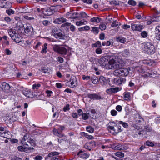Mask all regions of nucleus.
Here are the masks:
<instances>
[{"label":"nucleus","mask_w":160,"mask_h":160,"mask_svg":"<svg viewBox=\"0 0 160 160\" xmlns=\"http://www.w3.org/2000/svg\"><path fill=\"white\" fill-rule=\"evenodd\" d=\"M30 15H29V16L27 15H24L23 17L26 19L28 20H32L34 19L33 17H30Z\"/></svg>","instance_id":"37998d69"},{"label":"nucleus","mask_w":160,"mask_h":160,"mask_svg":"<svg viewBox=\"0 0 160 160\" xmlns=\"http://www.w3.org/2000/svg\"><path fill=\"white\" fill-rule=\"evenodd\" d=\"M23 29L25 33L27 34H31L33 32V28L31 25L26 24L24 26Z\"/></svg>","instance_id":"9d476101"},{"label":"nucleus","mask_w":160,"mask_h":160,"mask_svg":"<svg viewBox=\"0 0 160 160\" xmlns=\"http://www.w3.org/2000/svg\"><path fill=\"white\" fill-rule=\"evenodd\" d=\"M114 149L116 150L121 151L122 150V148H121V144H119L117 146H115L114 148Z\"/></svg>","instance_id":"052dcab7"},{"label":"nucleus","mask_w":160,"mask_h":160,"mask_svg":"<svg viewBox=\"0 0 160 160\" xmlns=\"http://www.w3.org/2000/svg\"><path fill=\"white\" fill-rule=\"evenodd\" d=\"M7 133L4 128L3 127H0V136L5 138L6 134Z\"/></svg>","instance_id":"5701e85b"},{"label":"nucleus","mask_w":160,"mask_h":160,"mask_svg":"<svg viewBox=\"0 0 160 160\" xmlns=\"http://www.w3.org/2000/svg\"><path fill=\"white\" fill-rule=\"evenodd\" d=\"M124 98L125 100H130V93L128 92H127L125 93L124 95Z\"/></svg>","instance_id":"a19ab883"},{"label":"nucleus","mask_w":160,"mask_h":160,"mask_svg":"<svg viewBox=\"0 0 160 160\" xmlns=\"http://www.w3.org/2000/svg\"><path fill=\"white\" fill-rule=\"evenodd\" d=\"M87 97L93 100H99L103 99V98L99 94L97 93H89L87 95Z\"/></svg>","instance_id":"6e6552de"},{"label":"nucleus","mask_w":160,"mask_h":160,"mask_svg":"<svg viewBox=\"0 0 160 160\" xmlns=\"http://www.w3.org/2000/svg\"><path fill=\"white\" fill-rule=\"evenodd\" d=\"M8 33L12 40H15L16 37V33L15 30L12 29L9 30Z\"/></svg>","instance_id":"f3484780"},{"label":"nucleus","mask_w":160,"mask_h":160,"mask_svg":"<svg viewBox=\"0 0 160 160\" xmlns=\"http://www.w3.org/2000/svg\"><path fill=\"white\" fill-rule=\"evenodd\" d=\"M40 71L44 73H48L49 72L48 70L44 67L43 68H41Z\"/></svg>","instance_id":"3c124183"},{"label":"nucleus","mask_w":160,"mask_h":160,"mask_svg":"<svg viewBox=\"0 0 160 160\" xmlns=\"http://www.w3.org/2000/svg\"><path fill=\"white\" fill-rule=\"evenodd\" d=\"M144 144L147 146L151 147H152L155 146V143H154L153 142L149 140L146 141V142L144 143Z\"/></svg>","instance_id":"7c9ffc66"},{"label":"nucleus","mask_w":160,"mask_h":160,"mask_svg":"<svg viewBox=\"0 0 160 160\" xmlns=\"http://www.w3.org/2000/svg\"><path fill=\"white\" fill-rule=\"evenodd\" d=\"M66 21V19L63 18H59L55 21V22H57L58 24H60L62 23L65 22Z\"/></svg>","instance_id":"cd10ccee"},{"label":"nucleus","mask_w":160,"mask_h":160,"mask_svg":"<svg viewBox=\"0 0 160 160\" xmlns=\"http://www.w3.org/2000/svg\"><path fill=\"white\" fill-rule=\"evenodd\" d=\"M82 79L83 80H88L90 79V76H86L85 75L82 76Z\"/></svg>","instance_id":"338daca9"},{"label":"nucleus","mask_w":160,"mask_h":160,"mask_svg":"<svg viewBox=\"0 0 160 160\" xmlns=\"http://www.w3.org/2000/svg\"><path fill=\"white\" fill-rule=\"evenodd\" d=\"M43 12L47 16H50L54 12V9L52 7H48L47 8H44L43 9Z\"/></svg>","instance_id":"9b49d317"},{"label":"nucleus","mask_w":160,"mask_h":160,"mask_svg":"<svg viewBox=\"0 0 160 160\" xmlns=\"http://www.w3.org/2000/svg\"><path fill=\"white\" fill-rule=\"evenodd\" d=\"M70 105L69 104H67L63 108V111L65 112L67 111H69L70 110Z\"/></svg>","instance_id":"5fc2aeb1"},{"label":"nucleus","mask_w":160,"mask_h":160,"mask_svg":"<svg viewBox=\"0 0 160 160\" xmlns=\"http://www.w3.org/2000/svg\"><path fill=\"white\" fill-rule=\"evenodd\" d=\"M41 85L40 84H34L32 86V89H37Z\"/></svg>","instance_id":"6e6d98bb"},{"label":"nucleus","mask_w":160,"mask_h":160,"mask_svg":"<svg viewBox=\"0 0 160 160\" xmlns=\"http://www.w3.org/2000/svg\"><path fill=\"white\" fill-rule=\"evenodd\" d=\"M79 14L78 12H75L73 13L72 14V16H71V17L73 18H78V15Z\"/></svg>","instance_id":"bf43d9fd"},{"label":"nucleus","mask_w":160,"mask_h":160,"mask_svg":"<svg viewBox=\"0 0 160 160\" xmlns=\"http://www.w3.org/2000/svg\"><path fill=\"white\" fill-rule=\"evenodd\" d=\"M89 113L87 114L85 113H83L82 114V118L85 120H87L88 118V115Z\"/></svg>","instance_id":"49530a36"},{"label":"nucleus","mask_w":160,"mask_h":160,"mask_svg":"<svg viewBox=\"0 0 160 160\" xmlns=\"http://www.w3.org/2000/svg\"><path fill=\"white\" fill-rule=\"evenodd\" d=\"M131 28L133 30L141 31L143 28V26L140 24H131Z\"/></svg>","instance_id":"2eb2a0df"},{"label":"nucleus","mask_w":160,"mask_h":160,"mask_svg":"<svg viewBox=\"0 0 160 160\" xmlns=\"http://www.w3.org/2000/svg\"><path fill=\"white\" fill-rule=\"evenodd\" d=\"M120 24L116 20L114 21L111 25V27L112 28H119Z\"/></svg>","instance_id":"c756f323"},{"label":"nucleus","mask_w":160,"mask_h":160,"mask_svg":"<svg viewBox=\"0 0 160 160\" xmlns=\"http://www.w3.org/2000/svg\"><path fill=\"white\" fill-rule=\"evenodd\" d=\"M118 91V88H110L107 89L106 90L107 93L109 94H111L112 93H115L117 92Z\"/></svg>","instance_id":"b1692460"},{"label":"nucleus","mask_w":160,"mask_h":160,"mask_svg":"<svg viewBox=\"0 0 160 160\" xmlns=\"http://www.w3.org/2000/svg\"><path fill=\"white\" fill-rule=\"evenodd\" d=\"M122 150H125L128 149L129 148L127 144L121 145Z\"/></svg>","instance_id":"a18cd8bd"},{"label":"nucleus","mask_w":160,"mask_h":160,"mask_svg":"<svg viewBox=\"0 0 160 160\" xmlns=\"http://www.w3.org/2000/svg\"><path fill=\"white\" fill-rule=\"evenodd\" d=\"M99 80L98 77L96 76H93L91 78L92 82L94 84H97Z\"/></svg>","instance_id":"2f4dec72"},{"label":"nucleus","mask_w":160,"mask_h":160,"mask_svg":"<svg viewBox=\"0 0 160 160\" xmlns=\"http://www.w3.org/2000/svg\"><path fill=\"white\" fill-rule=\"evenodd\" d=\"M129 70L130 69L122 68L121 67L118 69H116L113 72V74L117 76H122L126 77L128 74Z\"/></svg>","instance_id":"f03ea898"},{"label":"nucleus","mask_w":160,"mask_h":160,"mask_svg":"<svg viewBox=\"0 0 160 160\" xmlns=\"http://www.w3.org/2000/svg\"><path fill=\"white\" fill-rule=\"evenodd\" d=\"M115 155L117 157L122 158L124 157V154L123 153L121 152H117L115 153Z\"/></svg>","instance_id":"c9c22d12"},{"label":"nucleus","mask_w":160,"mask_h":160,"mask_svg":"<svg viewBox=\"0 0 160 160\" xmlns=\"http://www.w3.org/2000/svg\"><path fill=\"white\" fill-rule=\"evenodd\" d=\"M22 93L23 95L28 98L32 97V96L33 95L32 94H31V92L27 89H26L25 90H23L22 91Z\"/></svg>","instance_id":"412c9836"},{"label":"nucleus","mask_w":160,"mask_h":160,"mask_svg":"<svg viewBox=\"0 0 160 160\" xmlns=\"http://www.w3.org/2000/svg\"><path fill=\"white\" fill-rule=\"evenodd\" d=\"M18 149L19 151H24L28 152L29 150H33L34 148L33 147H28L26 146H24V147L20 146L18 147Z\"/></svg>","instance_id":"dca6fc26"},{"label":"nucleus","mask_w":160,"mask_h":160,"mask_svg":"<svg viewBox=\"0 0 160 160\" xmlns=\"http://www.w3.org/2000/svg\"><path fill=\"white\" fill-rule=\"evenodd\" d=\"M116 39L117 41L122 43H124L126 41V38L121 36L116 37Z\"/></svg>","instance_id":"393cba45"},{"label":"nucleus","mask_w":160,"mask_h":160,"mask_svg":"<svg viewBox=\"0 0 160 160\" xmlns=\"http://www.w3.org/2000/svg\"><path fill=\"white\" fill-rule=\"evenodd\" d=\"M111 114L112 116H115L117 114V112L115 110H112L111 111Z\"/></svg>","instance_id":"0e129e2a"},{"label":"nucleus","mask_w":160,"mask_h":160,"mask_svg":"<svg viewBox=\"0 0 160 160\" xmlns=\"http://www.w3.org/2000/svg\"><path fill=\"white\" fill-rule=\"evenodd\" d=\"M144 51L147 53L152 54L155 52L154 46L150 42H147L144 45Z\"/></svg>","instance_id":"20e7f679"},{"label":"nucleus","mask_w":160,"mask_h":160,"mask_svg":"<svg viewBox=\"0 0 160 160\" xmlns=\"http://www.w3.org/2000/svg\"><path fill=\"white\" fill-rule=\"evenodd\" d=\"M106 25L104 24H101L99 26V28L102 31L106 29Z\"/></svg>","instance_id":"603ef678"},{"label":"nucleus","mask_w":160,"mask_h":160,"mask_svg":"<svg viewBox=\"0 0 160 160\" xmlns=\"http://www.w3.org/2000/svg\"><path fill=\"white\" fill-rule=\"evenodd\" d=\"M22 143L24 145L29 147L31 146L35 147L36 145V142L35 140L32 139L31 136L28 134H25L21 140Z\"/></svg>","instance_id":"f257e3e1"},{"label":"nucleus","mask_w":160,"mask_h":160,"mask_svg":"<svg viewBox=\"0 0 160 160\" xmlns=\"http://www.w3.org/2000/svg\"><path fill=\"white\" fill-rule=\"evenodd\" d=\"M77 155H78L80 157L85 159L88 158L89 156V154L87 153H84L82 151H80L78 152Z\"/></svg>","instance_id":"6ab92c4d"},{"label":"nucleus","mask_w":160,"mask_h":160,"mask_svg":"<svg viewBox=\"0 0 160 160\" xmlns=\"http://www.w3.org/2000/svg\"><path fill=\"white\" fill-rule=\"evenodd\" d=\"M116 109L119 112H120L122 109V107L121 106L118 105L116 107Z\"/></svg>","instance_id":"69168bd1"},{"label":"nucleus","mask_w":160,"mask_h":160,"mask_svg":"<svg viewBox=\"0 0 160 160\" xmlns=\"http://www.w3.org/2000/svg\"><path fill=\"white\" fill-rule=\"evenodd\" d=\"M96 52L97 54H101L102 52V50L100 48H98L96 50Z\"/></svg>","instance_id":"680f3d73"},{"label":"nucleus","mask_w":160,"mask_h":160,"mask_svg":"<svg viewBox=\"0 0 160 160\" xmlns=\"http://www.w3.org/2000/svg\"><path fill=\"white\" fill-rule=\"evenodd\" d=\"M141 36L142 37L144 38H146L148 36V34L147 33V32L145 31L142 32L141 33Z\"/></svg>","instance_id":"e2e57ef3"},{"label":"nucleus","mask_w":160,"mask_h":160,"mask_svg":"<svg viewBox=\"0 0 160 160\" xmlns=\"http://www.w3.org/2000/svg\"><path fill=\"white\" fill-rule=\"evenodd\" d=\"M108 62L109 61L107 58L104 57H102L98 60V62L99 64L102 67H105L107 63H108Z\"/></svg>","instance_id":"f8f14e48"},{"label":"nucleus","mask_w":160,"mask_h":160,"mask_svg":"<svg viewBox=\"0 0 160 160\" xmlns=\"http://www.w3.org/2000/svg\"><path fill=\"white\" fill-rule=\"evenodd\" d=\"M53 132L55 135L59 137V138L58 139V141L59 143H61L63 141H67V139L66 138L65 135L62 133L58 132L56 128L53 129Z\"/></svg>","instance_id":"0eeeda50"},{"label":"nucleus","mask_w":160,"mask_h":160,"mask_svg":"<svg viewBox=\"0 0 160 160\" xmlns=\"http://www.w3.org/2000/svg\"><path fill=\"white\" fill-rule=\"evenodd\" d=\"M48 44L47 43H45L44 44L43 47L41 51L42 53H46L47 52V46Z\"/></svg>","instance_id":"e433bc0d"},{"label":"nucleus","mask_w":160,"mask_h":160,"mask_svg":"<svg viewBox=\"0 0 160 160\" xmlns=\"http://www.w3.org/2000/svg\"><path fill=\"white\" fill-rule=\"evenodd\" d=\"M92 47L93 48L98 47L100 48L101 47V42L99 41H97L95 43L92 44Z\"/></svg>","instance_id":"f704fd0d"},{"label":"nucleus","mask_w":160,"mask_h":160,"mask_svg":"<svg viewBox=\"0 0 160 160\" xmlns=\"http://www.w3.org/2000/svg\"><path fill=\"white\" fill-rule=\"evenodd\" d=\"M86 129L88 132L90 133H93L94 130L92 127L90 126H87L86 128Z\"/></svg>","instance_id":"72a5a7b5"},{"label":"nucleus","mask_w":160,"mask_h":160,"mask_svg":"<svg viewBox=\"0 0 160 160\" xmlns=\"http://www.w3.org/2000/svg\"><path fill=\"white\" fill-rule=\"evenodd\" d=\"M101 18L97 17H94L91 19L90 21L92 22L98 23L100 22Z\"/></svg>","instance_id":"bb28decb"},{"label":"nucleus","mask_w":160,"mask_h":160,"mask_svg":"<svg viewBox=\"0 0 160 160\" xmlns=\"http://www.w3.org/2000/svg\"><path fill=\"white\" fill-rule=\"evenodd\" d=\"M59 154V153L57 152H53L50 153L48 154V157H52L54 156L58 155Z\"/></svg>","instance_id":"58836bf2"},{"label":"nucleus","mask_w":160,"mask_h":160,"mask_svg":"<svg viewBox=\"0 0 160 160\" xmlns=\"http://www.w3.org/2000/svg\"><path fill=\"white\" fill-rule=\"evenodd\" d=\"M82 134L83 136L85 137L88 139H92L93 138V137L92 136L88 135L87 133L84 132H82Z\"/></svg>","instance_id":"79ce46f5"},{"label":"nucleus","mask_w":160,"mask_h":160,"mask_svg":"<svg viewBox=\"0 0 160 160\" xmlns=\"http://www.w3.org/2000/svg\"><path fill=\"white\" fill-rule=\"evenodd\" d=\"M87 22L84 20H82L76 22V25L77 26H80L82 25H85L87 24Z\"/></svg>","instance_id":"c85d7f7f"},{"label":"nucleus","mask_w":160,"mask_h":160,"mask_svg":"<svg viewBox=\"0 0 160 160\" xmlns=\"http://www.w3.org/2000/svg\"><path fill=\"white\" fill-rule=\"evenodd\" d=\"M65 128L64 126H60L59 128L57 129H56L58 132H60L61 133H62V131Z\"/></svg>","instance_id":"de8ad7c7"},{"label":"nucleus","mask_w":160,"mask_h":160,"mask_svg":"<svg viewBox=\"0 0 160 160\" xmlns=\"http://www.w3.org/2000/svg\"><path fill=\"white\" fill-rule=\"evenodd\" d=\"M92 31L93 33L98 34L99 31V28L97 27H92Z\"/></svg>","instance_id":"ea45409f"},{"label":"nucleus","mask_w":160,"mask_h":160,"mask_svg":"<svg viewBox=\"0 0 160 160\" xmlns=\"http://www.w3.org/2000/svg\"><path fill=\"white\" fill-rule=\"evenodd\" d=\"M70 81L71 82V87H72L73 88L77 86L76 78L75 77H71Z\"/></svg>","instance_id":"4be33fe9"},{"label":"nucleus","mask_w":160,"mask_h":160,"mask_svg":"<svg viewBox=\"0 0 160 160\" xmlns=\"http://www.w3.org/2000/svg\"><path fill=\"white\" fill-rule=\"evenodd\" d=\"M128 3L133 6H135L136 5V2L133 0H129L128 1Z\"/></svg>","instance_id":"09e8293b"},{"label":"nucleus","mask_w":160,"mask_h":160,"mask_svg":"<svg viewBox=\"0 0 160 160\" xmlns=\"http://www.w3.org/2000/svg\"><path fill=\"white\" fill-rule=\"evenodd\" d=\"M6 12L8 13L9 15H10L12 14H13L14 13V11L10 9L7 10H6Z\"/></svg>","instance_id":"13d9d810"},{"label":"nucleus","mask_w":160,"mask_h":160,"mask_svg":"<svg viewBox=\"0 0 160 160\" xmlns=\"http://www.w3.org/2000/svg\"><path fill=\"white\" fill-rule=\"evenodd\" d=\"M52 33L54 37L60 39H64L65 35L62 33L61 30L57 28H54L52 30Z\"/></svg>","instance_id":"39448f33"},{"label":"nucleus","mask_w":160,"mask_h":160,"mask_svg":"<svg viewBox=\"0 0 160 160\" xmlns=\"http://www.w3.org/2000/svg\"><path fill=\"white\" fill-rule=\"evenodd\" d=\"M80 17L82 18H86L88 17L87 14L84 12H82L80 14Z\"/></svg>","instance_id":"8fccbe9b"},{"label":"nucleus","mask_w":160,"mask_h":160,"mask_svg":"<svg viewBox=\"0 0 160 160\" xmlns=\"http://www.w3.org/2000/svg\"><path fill=\"white\" fill-rule=\"evenodd\" d=\"M119 124H122V126L125 128H127L128 127V124L125 122H124L122 121H119Z\"/></svg>","instance_id":"c03bdc74"},{"label":"nucleus","mask_w":160,"mask_h":160,"mask_svg":"<svg viewBox=\"0 0 160 160\" xmlns=\"http://www.w3.org/2000/svg\"><path fill=\"white\" fill-rule=\"evenodd\" d=\"M33 159L35 160H42L43 157L41 156L38 155L33 157Z\"/></svg>","instance_id":"864d4df0"},{"label":"nucleus","mask_w":160,"mask_h":160,"mask_svg":"<svg viewBox=\"0 0 160 160\" xmlns=\"http://www.w3.org/2000/svg\"><path fill=\"white\" fill-rule=\"evenodd\" d=\"M52 48L53 50L58 53L63 55L67 54V49L64 47L61 46L60 45H53Z\"/></svg>","instance_id":"423d86ee"},{"label":"nucleus","mask_w":160,"mask_h":160,"mask_svg":"<svg viewBox=\"0 0 160 160\" xmlns=\"http://www.w3.org/2000/svg\"><path fill=\"white\" fill-rule=\"evenodd\" d=\"M24 26V25L22 23L20 22H18L17 23L16 25V30L18 31L23 30V29Z\"/></svg>","instance_id":"aec40b11"},{"label":"nucleus","mask_w":160,"mask_h":160,"mask_svg":"<svg viewBox=\"0 0 160 160\" xmlns=\"http://www.w3.org/2000/svg\"><path fill=\"white\" fill-rule=\"evenodd\" d=\"M99 81L102 85L104 86L110 82V80L108 78H106L103 76H101L99 78Z\"/></svg>","instance_id":"ddd939ff"},{"label":"nucleus","mask_w":160,"mask_h":160,"mask_svg":"<svg viewBox=\"0 0 160 160\" xmlns=\"http://www.w3.org/2000/svg\"><path fill=\"white\" fill-rule=\"evenodd\" d=\"M122 28L124 29H127L130 28V26L127 24H124L122 26Z\"/></svg>","instance_id":"774afa93"},{"label":"nucleus","mask_w":160,"mask_h":160,"mask_svg":"<svg viewBox=\"0 0 160 160\" xmlns=\"http://www.w3.org/2000/svg\"><path fill=\"white\" fill-rule=\"evenodd\" d=\"M145 129L146 131L148 132H150L152 130L151 128L148 125H146L145 126Z\"/></svg>","instance_id":"4d7b16f0"},{"label":"nucleus","mask_w":160,"mask_h":160,"mask_svg":"<svg viewBox=\"0 0 160 160\" xmlns=\"http://www.w3.org/2000/svg\"><path fill=\"white\" fill-rule=\"evenodd\" d=\"M126 79L122 78H117L114 79L113 82L116 84L119 85L124 83L126 81Z\"/></svg>","instance_id":"4468645a"},{"label":"nucleus","mask_w":160,"mask_h":160,"mask_svg":"<svg viewBox=\"0 0 160 160\" xmlns=\"http://www.w3.org/2000/svg\"><path fill=\"white\" fill-rule=\"evenodd\" d=\"M108 128L111 130L113 131L115 133L117 134L122 131L121 126L117 124L113 126H109Z\"/></svg>","instance_id":"1a4fd4ad"},{"label":"nucleus","mask_w":160,"mask_h":160,"mask_svg":"<svg viewBox=\"0 0 160 160\" xmlns=\"http://www.w3.org/2000/svg\"><path fill=\"white\" fill-rule=\"evenodd\" d=\"M121 55L125 57H128L130 55L129 50L128 49H124L121 52Z\"/></svg>","instance_id":"a878e982"},{"label":"nucleus","mask_w":160,"mask_h":160,"mask_svg":"<svg viewBox=\"0 0 160 160\" xmlns=\"http://www.w3.org/2000/svg\"><path fill=\"white\" fill-rule=\"evenodd\" d=\"M1 85V89L5 91L9 90L10 88L9 84L6 82H2Z\"/></svg>","instance_id":"a211bd4d"},{"label":"nucleus","mask_w":160,"mask_h":160,"mask_svg":"<svg viewBox=\"0 0 160 160\" xmlns=\"http://www.w3.org/2000/svg\"><path fill=\"white\" fill-rule=\"evenodd\" d=\"M23 12H22V13H30L32 11L31 9L28 8L26 7L24 8L23 9Z\"/></svg>","instance_id":"4c0bfd02"},{"label":"nucleus","mask_w":160,"mask_h":160,"mask_svg":"<svg viewBox=\"0 0 160 160\" xmlns=\"http://www.w3.org/2000/svg\"><path fill=\"white\" fill-rule=\"evenodd\" d=\"M115 59V56L111 57L109 58L108 62L109 69H117V68H119L121 67L119 62L116 61Z\"/></svg>","instance_id":"7ed1b4c3"},{"label":"nucleus","mask_w":160,"mask_h":160,"mask_svg":"<svg viewBox=\"0 0 160 160\" xmlns=\"http://www.w3.org/2000/svg\"><path fill=\"white\" fill-rule=\"evenodd\" d=\"M4 8H8L11 7V3L9 2H3Z\"/></svg>","instance_id":"473e14b6"}]
</instances>
